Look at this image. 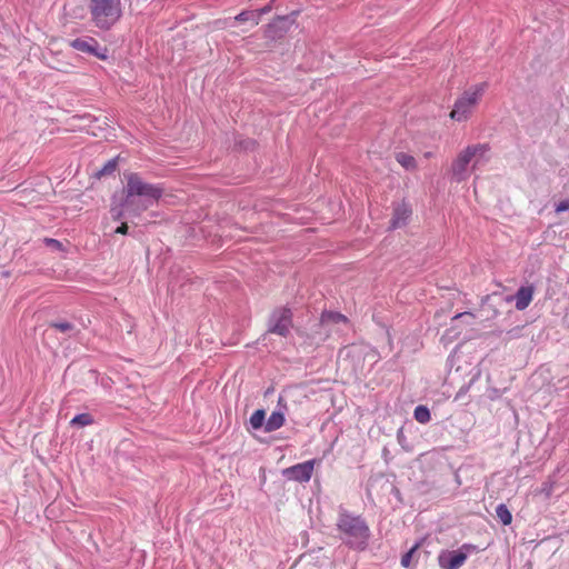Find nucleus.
Listing matches in <instances>:
<instances>
[{
    "label": "nucleus",
    "mask_w": 569,
    "mask_h": 569,
    "mask_svg": "<svg viewBox=\"0 0 569 569\" xmlns=\"http://www.w3.org/2000/svg\"><path fill=\"white\" fill-rule=\"evenodd\" d=\"M126 186L123 188V206L128 216L138 217L154 203L163 194L160 184L146 182L139 173L130 172L124 174Z\"/></svg>",
    "instance_id": "nucleus-1"
},
{
    "label": "nucleus",
    "mask_w": 569,
    "mask_h": 569,
    "mask_svg": "<svg viewBox=\"0 0 569 569\" xmlns=\"http://www.w3.org/2000/svg\"><path fill=\"white\" fill-rule=\"evenodd\" d=\"M337 529L342 541L355 550H365L371 536L370 528L361 516L345 509L339 511Z\"/></svg>",
    "instance_id": "nucleus-2"
},
{
    "label": "nucleus",
    "mask_w": 569,
    "mask_h": 569,
    "mask_svg": "<svg viewBox=\"0 0 569 569\" xmlns=\"http://www.w3.org/2000/svg\"><path fill=\"white\" fill-rule=\"evenodd\" d=\"M488 151L489 147L486 143L468 146L452 161L450 169L451 180L458 183L466 181L472 170L488 160Z\"/></svg>",
    "instance_id": "nucleus-3"
},
{
    "label": "nucleus",
    "mask_w": 569,
    "mask_h": 569,
    "mask_svg": "<svg viewBox=\"0 0 569 569\" xmlns=\"http://www.w3.org/2000/svg\"><path fill=\"white\" fill-rule=\"evenodd\" d=\"M92 23L100 30L111 29L122 17L121 0H90Z\"/></svg>",
    "instance_id": "nucleus-4"
},
{
    "label": "nucleus",
    "mask_w": 569,
    "mask_h": 569,
    "mask_svg": "<svg viewBox=\"0 0 569 569\" xmlns=\"http://www.w3.org/2000/svg\"><path fill=\"white\" fill-rule=\"evenodd\" d=\"M485 84L477 86L473 90L465 91V93L455 102L450 112V118L456 121L467 120L472 108L478 102L479 97L483 92Z\"/></svg>",
    "instance_id": "nucleus-5"
},
{
    "label": "nucleus",
    "mask_w": 569,
    "mask_h": 569,
    "mask_svg": "<svg viewBox=\"0 0 569 569\" xmlns=\"http://www.w3.org/2000/svg\"><path fill=\"white\" fill-rule=\"evenodd\" d=\"M471 550H473L471 545H462L456 550H442L438 555V565L441 569H459Z\"/></svg>",
    "instance_id": "nucleus-6"
},
{
    "label": "nucleus",
    "mask_w": 569,
    "mask_h": 569,
    "mask_svg": "<svg viewBox=\"0 0 569 569\" xmlns=\"http://www.w3.org/2000/svg\"><path fill=\"white\" fill-rule=\"evenodd\" d=\"M292 326V313L288 308L273 310L269 319L268 331L281 337H287Z\"/></svg>",
    "instance_id": "nucleus-7"
},
{
    "label": "nucleus",
    "mask_w": 569,
    "mask_h": 569,
    "mask_svg": "<svg viewBox=\"0 0 569 569\" xmlns=\"http://www.w3.org/2000/svg\"><path fill=\"white\" fill-rule=\"evenodd\" d=\"M70 47L77 51L97 57L100 60L108 59L107 47L100 46L99 42L92 37L77 38L70 41Z\"/></svg>",
    "instance_id": "nucleus-8"
},
{
    "label": "nucleus",
    "mask_w": 569,
    "mask_h": 569,
    "mask_svg": "<svg viewBox=\"0 0 569 569\" xmlns=\"http://www.w3.org/2000/svg\"><path fill=\"white\" fill-rule=\"evenodd\" d=\"M313 467L315 460H308L287 468L283 475L290 480L307 482L311 479Z\"/></svg>",
    "instance_id": "nucleus-9"
},
{
    "label": "nucleus",
    "mask_w": 569,
    "mask_h": 569,
    "mask_svg": "<svg viewBox=\"0 0 569 569\" xmlns=\"http://www.w3.org/2000/svg\"><path fill=\"white\" fill-rule=\"evenodd\" d=\"M412 214L411 207L402 201L393 207L392 218L390 220V229H399L405 227Z\"/></svg>",
    "instance_id": "nucleus-10"
},
{
    "label": "nucleus",
    "mask_w": 569,
    "mask_h": 569,
    "mask_svg": "<svg viewBox=\"0 0 569 569\" xmlns=\"http://www.w3.org/2000/svg\"><path fill=\"white\" fill-rule=\"evenodd\" d=\"M533 297V288L531 286L520 287L515 295L507 296L506 302H516L517 310H525L531 302Z\"/></svg>",
    "instance_id": "nucleus-11"
},
{
    "label": "nucleus",
    "mask_w": 569,
    "mask_h": 569,
    "mask_svg": "<svg viewBox=\"0 0 569 569\" xmlns=\"http://www.w3.org/2000/svg\"><path fill=\"white\" fill-rule=\"evenodd\" d=\"M473 315L470 313V312H462V313H458L452 319H451V328L448 329L443 336V338H455V337H458L459 336V332H456L453 335H451L452 331H455L458 327H459V323L460 322H463L468 326L472 325L473 323Z\"/></svg>",
    "instance_id": "nucleus-12"
},
{
    "label": "nucleus",
    "mask_w": 569,
    "mask_h": 569,
    "mask_svg": "<svg viewBox=\"0 0 569 569\" xmlns=\"http://www.w3.org/2000/svg\"><path fill=\"white\" fill-rule=\"evenodd\" d=\"M284 425V415L278 410L273 411L270 417L267 419L264 425L266 432H272L278 430Z\"/></svg>",
    "instance_id": "nucleus-13"
},
{
    "label": "nucleus",
    "mask_w": 569,
    "mask_h": 569,
    "mask_svg": "<svg viewBox=\"0 0 569 569\" xmlns=\"http://www.w3.org/2000/svg\"><path fill=\"white\" fill-rule=\"evenodd\" d=\"M50 328L62 333H66L68 337H74L80 332V330L72 322L64 320L51 322Z\"/></svg>",
    "instance_id": "nucleus-14"
},
{
    "label": "nucleus",
    "mask_w": 569,
    "mask_h": 569,
    "mask_svg": "<svg viewBox=\"0 0 569 569\" xmlns=\"http://www.w3.org/2000/svg\"><path fill=\"white\" fill-rule=\"evenodd\" d=\"M397 162L403 167L406 170L413 171L417 168L416 159L406 152H398L396 154Z\"/></svg>",
    "instance_id": "nucleus-15"
},
{
    "label": "nucleus",
    "mask_w": 569,
    "mask_h": 569,
    "mask_svg": "<svg viewBox=\"0 0 569 569\" xmlns=\"http://www.w3.org/2000/svg\"><path fill=\"white\" fill-rule=\"evenodd\" d=\"M93 422H94V419H93L92 415L84 412V413H79V415L74 416L70 420V426L83 428V427L92 425Z\"/></svg>",
    "instance_id": "nucleus-16"
},
{
    "label": "nucleus",
    "mask_w": 569,
    "mask_h": 569,
    "mask_svg": "<svg viewBox=\"0 0 569 569\" xmlns=\"http://www.w3.org/2000/svg\"><path fill=\"white\" fill-rule=\"evenodd\" d=\"M247 21H250L252 23V26H258L259 24V14L257 12H254L253 10L252 11H248V10H244V11H241L239 14H237L234 18H233V22H247Z\"/></svg>",
    "instance_id": "nucleus-17"
},
{
    "label": "nucleus",
    "mask_w": 569,
    "mask_h": 569,
    "mask_svg": "<svg viewBox=\"0 0 569 569\" xmlns=\"http://www.w3.org/2000/svg\"><path fill=\"white\" fill-rule=\"evenodd\" d=\"M110 213L114 221H121L124 218V214L128 213V211L126 206H123V198L119 203H116V198H113Z\"/></svg>",
    "instance_id": "nucleus-18"
},
{
    "label": "nucleus",
    "mask_w": 569,
    "mask_h": 569,
    "mask_svg": "<svg viewBox=\"0 0 569 569\" xmlns=\"http://www.w3.org/2000/svg\"><path fill=\"white\" fill-rule=\"evenodd\" d=\"M250 426L252 429L258 430L266 425V412L263 409L256 410L250 417Z\"/></svg>",
    "instance_id": "nucleus-19"
},
{
    "label": "nucleus",
    "mask_w": 569,
    "mask_h": 569,
    "mask_svg": "<svg viewBox=\"0 0 569 569\" xmlns=\"http://www.w3.org/2000/svg\"><path fill=\"white\" fill-rule=\"evenodd\" d=\"M413 417L420 423H427L431 419L430 411L425 406H417L413 411Z\"/></svg>",
    "instance_id": "nucleus-20"
},
{
    "label": "nucleus",
    "mask_w": 569,
    "mask_h": 569,
    "mask_svg": "<svg viewBox=\"0 0 569 569\" xmlns=\"http://www.w3.org/2000/svg\"><path fill=\"white\" fill-rule=\"evenodd\" d=\"M321 321L323 323H327V322H336V323L343 322V323H346L347 318L339 312L328 311V312L322 313Z\"/></svg>",
    "instance_id": "nucleus-21"
},
{
    "label": "nucleus",
    "mask_w": 569,
    "mask_h": 569,
    "mask_svg": "<svg viewBox=\"0 0 569 569\" xmlns=\"http://www.w3.org/2000/svg\"><path fill=\"white\" fill-rule=\"evenodd\" d=\"M118 166V158H112L98 171L99 177L112 174Z\"/></svg>",
    "instance_id": "nucleus-22"
},
{
    "label": "nucleus",
    "mask_w": 569,
    "mask_h": 569,
    "mask_svg": "<svg viewBox=\"0 0 569 569\" xmlns=\"http://www.w3.org/2000/svg\"><path fill=\"white\" fill-rule=\"evenodd\" d=\"M418 548H419V543H416L405 555H402V557H401V566L402 567L409 568L411 566Z\"/></svg>",
    "instance_id": "nucleus-23"
},
{
    "label": "nucleus",
    "mask_w": 569,
    "mask_h": 569,
    "mask_svg": "<svg viewBox=\"0 0 569 569\" xmlns=\"http://www.w3.org/2000/svg\"><path fill=\"white\" fill-rule=\"evenodd\" d=\"M499 518H500V522H502L503 525H509V523H511V520H512L511 512L502 503H500V508H499Z\"/></svg>",
    "instance_id": "nucleus-24"
},
{
    "label": "nucleus",
    "mask_w": 569,
    "mask_h": 569,
    "mask_svg": "<svg viewBox=\"0 0 569 569\" xmlns=\"http://www.w3.org/2000/svg\"><path fill=\"white\" fill-rule=\"evenodd\" d=\"M44 243L47 244V247L51 248L54 251H62L63 250L62 242H60L57 239L46 238L44 239Z\"/></svg>",
    "instance_id": "nucleus-25"
},
{
    "label": "nucleus",
    "mask_w": 569,
    "mask_h": 569,
    "mask_svg": "<svg viewBox=\"0 0 569 569\" xmlns=\"http://www.w3.org/2000/svg\"><path fill=\"white\" fill-rule=\"evenodd\" d=\"M568 210H569V199L562 200L559 203H557V206H556V211L557 212H565V211H568Z\"/></svg>",
    "instance_id": "nucleus-26"
},
{
    "label": "nucleus",
    "mask_w": 569,
    "mask_h": 569,
    "mask_svg": "<svg viewBox=\"0 0 569 569\" xmlns=\"http://www.w3.org/2000/svg\"><path fill=\"white\" fill-rule=\"evenodd\" d=\"M271 9H272L271 4H267L263 8L259 9V10H253V11L259 14V19H260L261 16L269 13L271 11Z\"/></svg>",
    "instance_id": "nucleus-27"
},
{
    "label": "nucleus",
    "mask_w": 569,
    "mask_h": 569,
    "mask_svg": "<svg viewBox=\"0 0 569 569\" xmlns=\"http://www.w3.org/2000/svg\"><path fill=\"white\" fill-rule=\"evenodd\" d=\"M128 224L126 222H122L116 230L114 232L116 233H120V234H127L128 233Z\"/></svg>",
    "instance_id": "nucleus-28"
},
{
    "label": "nucleus",
    "mask_w": 569,
    "mask_h": 569,
    "mask_svg": "<svg viewBox=\"0 0 569 569\" xmlns=\"http://www.w3.org/2000/svg\"><path fill=\"white\" fill-rule=\"evenodd\" d=\"M288 19L286 17H279L274 23H271L269 26V29L272 30L273 28L278 27L279 23H287Z\"/></svg>",
    "instance_id": "nucleus-29"
},
{
    "label": "nucleus",
    "mask_w": 569,
    "mask_h": 569,
    "mask_svg": "<svg viewBox=\"0 0 569 569\" xmlns=\"http://www.w3.org/2000/svg\"><path fill=\"white\" fill-rule=\"evenodd\" d=\"M397 439L399 441L400 445H402V442H405V435H403V431L402 429H400L397 433Z\"/></svg>",
    "instance_id": "nucleus-30"
},
{
    "label": "nucleus",
    "mask_w": 569,
    "mask_h": 569,
    "mask_svg": "<svg viewBox=\"0 0 569 569\" xmlns=\"http://www.w3.org/2000/svg\"><path fill=\"white\" fill-rule=\"evenodd\" d=\"M471 373H472V377L469 381V385L475 381V379L479 376V370H477L476 368H472Z\"/></svg>",
    "instance_id": "nucleus-31"
},
{
    "label": "nucleus",
    "mask_w": 569,
    "mask_h": 569,
    "mask_svg": "<svg viewBox=\"0 0 569 569\" xmlns=\"http://www.w3.org/2000/svg\"><path fill=\"white\" fill-rule=\"evenodd\" d=\"M468 388H469V385H468V386H462V387L460 388L459 392L457 393V397H456V398H458V397H460L462 393H465V392L468 390Z\"/></svg>",
    "instance_id": "nucleus-32"
},
{
    "label": "nucleus",
    "mask_w": 569,
    "mask_h": 569,
    "mask_svg": "<svg viewBox=\"0 0 569 569\" xmlns=\"http://www.w3.org/2000/svg\"><path fill=\"white\" fill-rule=\"evenodd\" d=\"M490 508H491L496 513H498V505H497V506H495V502H491V503H490Z\"/></svg>",
    "instance_id": "nucleus-33"
}]
</instances>
